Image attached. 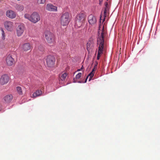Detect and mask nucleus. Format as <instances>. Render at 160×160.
Wrapping results in <instances>:
<instances>
[{
  "label": "nucleus",
  "mask_w": 160,
  "mask_h": 160,
  "mask_svg": "<svg viewBox=\"0 0 160 160\" xmlns=\"http://www.w3.org/2000/svg\"><path fill=\"white\" fill-rule=\"evenodd\" d=\"M99 39L98 40V44L99 45L98 52L102 53L104 43V37L105 34L104 26H103L101 30L98 31Z\"/></svg>",
  "instance_id": "nucleus-1"
},
{
  "label": "nucleus",
  "mask_w": 160,
  "mask_h": 160,
  "mask_svg": "<svg viewBox=\"0 0 160 160\" xmlns=\"http://www.w3.org/2000/svg\"><path fill=\"white\" fill-rule=\"evenodd\" d=\"M24 17L34 23L38 22L41 18L39 14L37 12H33L31 15L28 13L25 14Z\"/></svg>",
  "instance_id": "nucleus-2"
},
{
  "label": "nucleus",
  "mask_w": 160,
  "mask_h": 160,
  "mask_svg": "<svg viewBox=\"0 0 160 160\" xmlns=\"http://www.w3.org/2000/svg\"><path fill=\"white\" fill-rule=\"evenodd\" d=\"M86 15L83 12H81L77 15L75 20V25L78 27H80L84 23Z\"/></svg>",
  "instance_id": "nucleus-3"
},
{
  "label": "nucleus",
  "mask_w": 160,
  "mask_h": 160,
  "mask_svg": "<svg viewBox=\"0 0 160 160\" xmlns=\"http://www.w3.org/2000/svg\"><path fill=\"white\" fill-rule=\"evenodd\" d=\"M44 36L47 42L49 43H53L55 42V38L53 34L49 31L44 32Z\"/></svg>",
  "instance_id": "nucleus-4"
},
{
  "label": "nucleus",
  "mask_w": 160,
  "mask_h": 160,
  "mask_svg": "<svg viewBox=\"0 0 160 160\" xmlns=\"http://www.w3.org/2000/svg\"><path fill=\"white\" fill-rule=\"evenodd\" d=\"M70 21L69 14L65 12L62 14L61 17V23L63 26L67 25Z\"/></svg>",
  "instance_id": "nucleus-5"
},
{
  "label": "nucleus",
  "mask_w": 160,
  "mask_h": 160,
  "mask_svg": "<svg viewBox=\"0 0 160 160\" xmlns=\"http://www.w3.org/2000/svg\"><path fill=\"white\" fill-rule=\"evenodd\" d=\"M94 39L92 37L89 38L87 44V49L88 52L91 51L94 47Z\"/></svg>",
  "instance_id": "nucleus-6"
},
{
  "label": "nucleus",
  "mask_w": 160,
  "mask_h": 160,
  "mask_svg": "<svg viewBox=\"0 0 160 160\" xmlns=\"http://www.w3.org/2000/svg\"><path fill=\"white\" fill-rule=\"evenodd\" d=\"M25 30V26L23 24H20L16 28V32L18 37L21 36Z\"/></svg>",
  "instance_id": "nucleus-7"
},
{
  "label": "nucleus",
  "mask_w": 160,
  "mask_h": 160,
  "mask_svg": "<svg viewBox=\"0 0 160 160\" xmlns=\"http://www.w3.org/2000/svg\"><path fill=\"white\" fill-rule=\"evenodd\" d=\"M9 79V77L7 74L3 75L0 78V84L2 85L6 84L8 82Z\"/></svg>",
  "instance_id": "nucleus-8"
},
{
  "label": "nucleus",
  "mask_w": 160,
  "mask_h": 160,
  "mask_svg": "<svg viewBox=\"0 0 160 160\" xmlns=\"http://www.w3.org/2000/svg\"><path fill=\"white\" fill-rule=\"evenodd\" d=\"M46 61L48 66L52 67L54 65L55 60L53 57L49 56L47 57Z\"/></svg>",
  "instance_id": "nucleus-9"
},
{
  "label": "nucleus",
  "mask_w": 160,
  "mask_h": 160,
  "mask_svg": "<svg viewBox=\"0 0 160 160\" xmlns=\"http://www.w3.org/2000/svg\"><path fill=\"white\" fill-rule=\"evenodd\" d=\"M4 26L5 28L8 31H11L13 28V23L11 21H6L4 22Z\"/></svg>",
  "instance_id": "nucleus-10"
},
{
  "label": "nucleus",
  "mask_w": 160,
  "mask_h": 160,
  "mask_svg": "<svg viewBox=\"0 0 160 160\" xmlns=\"http://www.w3.org/2000/svg\"><path fill=\"white\" fill-rule=\"evenodd\" d=\"M7 65L8 66H12L15 63L14 59L10 55H8L6 57V60Z\"/></svg>",
  "instance_id": "nucleus-11"
},
{
  "label": "nucleus",
  "mask_w": 160,
  "mask_h": 160,
  "mask_svg": "<svg viewBox=\"0 0 160 160\" xmlns=\"http://www.w3.org/2000/svg\"><path fill=\"white\" fill-rule=\"evenodd\" d=\"M12 95L10 94L5 96L3 98V102L4 103H8L10 102L13 99Z\"/></svg>",
  "instance_id": "nucleus-12"
},
{
  "label": "nucleus",
  "mask_w": 160,
  "mask_h": 160,
  "mask_svg": "<svg viewBox=\"0 0 160 160\" xmlns=\"http://www.w3.org/2000/svg\"><path fill=\"white\" fill-rule=\"evenodd\" d=\"M98 64V62H96V64L94 65V67L92 69V72L88 74V75L87 76L85 81V82H87V79L89 77V81H90L93 77L94 75V72H93L95 71L97 69V65Z\"/></svg>",
  "instance_id": "nucleus-13"
},
{
  "label": "nucleus",
  "mask_w": 160,
  "mask_h": 160,
  "mask_svg": "<svg viewBox=\"0 0 160 160\" xmlns=\"http://www.w3.org/2000/svg\"><path fill=\"white\" fill-rule=\"evenodd\" d=\"M20 48L23 51L26 52L30 49L31 45L29 43H25L22 44Z\"/></svg>",
  "instance_id": "nucleus-14"
},
{
  "label": "nucleus",
  "mask_w": 160,
  "mask_h": 160,
  "mask_svg": "<svg viewBox=\"0 0 160 160\" xmlns=\"http://www.w3.org/2000/svg\"><path fill=\"white\" fill-rule=\"evenodd\" d=\"M57 7L51 4H47L46 7V10L50 11H57Z\"/></svg>",
  "instance_id": "nucleus-15"
},
{
  "label": "nucleus",
  "mask_w": 160,
  "mask_h": 160,
  "mask_svg": "<svg viewBox=\"0 0 160 160\" xmlns=\"http://www.w3.org/2000/svg\"><path fill=\"white\" fill-rule=\"evenodd\" d=\"M7 16L11 18H13L16 17V14L13 11L9 10L7 11L6 13Z\"/></svg>",
  "instance_id": "nucleus-16"
},
{
  "label": "nucleus",
  "mask_w": 160,
  "mask_h": 160,
  "mask_svg": "<svg viewBox=\"0 0 160 160\" xmlns=\"http://www.w3.org/2000/svg\"><path fill=\"white\" fill-rule=\"evenodd\" d=\"M88 20L89 23L91 25L95 24L96 22V17L92 15H90L88 16Z\"/></svg>",
  "instance_id": "nucleus-17"
},
{
  "label": "nucleus",
  "mask_w": 160,
  "mask_h": 160,
  "mask_svg": "<svg viewBox=\"0 0 160 160\" xmlns=\"http://www.w3.org/2000/svg\"><path fill=\"white\" fill-rule=\"evenodd\" d=\"M67 74L66 72H64L63 73H61L59 75V81L60 82L61 81H65L67 77Z\"/></svg>",
  "instance_id": "nucleus-18"
},
{
  "label": "nucleus",
  "mask_w": 160,
  "mask_h": 160,
  "mask_svg": "<svg viewBox=\"0 0 160 160\" xmlns=\"http://www.w3.org/2000/svg\"><path fill=\"white\" fill-rule=\"evenodd\" d=\"M42 91L40 90H36V91L32 94V96L31 97L35 98L37 97L40 96L42 95Z\"/></svg>",
  "instance_id": "nucleus-19"
},
{
  "label": "nucleus",
  "mask_w": 160,
  "mask_h": 160,
  "mask_svg": "<svg viewBox=\"0 0 160 160\" xmlns=\"http://www.w3.org/2000/svg\"><path fill=\"white\" fill-rule=\"evenodd\" d=\"M16 90L18 93L20 95H22L23 94L22 91V88L19 86L16 87Z\"/></svg>",
  "instance_id": "nucleus-20"
},
{
  "label": "nucleus",
  "mask_w": 160,
  "mask_h": 160,
  "mask_svg": "<svg viewBox=\"0 0 160 160\" xmlns=\"http://www.w3.org/2000/svg\"><path fill=\"white\" fill-rule=\"evenodd\" d=\"M16 7L17 9L19 11H22L24 9V7L22 5H17Z\"/></svg>",
  "instance_id": "nucleus-21"
},
{
  "label": "nucleus",
  "mask_w": 160,
  "mask_h": 160,
  "mask_svg": "<svg viewBox=\"0 0 160 160\" xmlns=\"http://www.w3.org/2000/svg\"><path fill=\"white\" fill-rule=\"evenodd\" d=\"M46 0H37L38 4H43L45 2Z\"/></svg>",
  "instance_id": "nucleus-22"
},
{
  "label": "nucleus",
  "mask_w": 160,
  "mask_h": 160,
  "mask_svg": "<svg viewBox=\"0 0 160 160\" xmlns=\"http://www.w3.org/2000/svg\"><path fill=\"white\" fill-rule=\"evenodd\" d=\"M38 49L41 51H43L44 50V48L42 45H40L38 47Z\"/></svg>",
  "instance_id": "nucleus-23"
},
{
  "label": "nucleus",
  "mask_w": 160,
  "mask_h": 160,
  "mask_svg": "<svg viewBox=\"0 0 160 160\" xmlns=\"http://www.w3.org/2000/svg\"><path fill=\"white\" fill-rule=\"evenodd\" d=\"M82 76L81 73L79 72L78 74L76 76V79H79Z\"/></svg>",
  "instance_id": "nucleus-24"
},
{
  "label": "nucleus",
  "mask_w": 160,
  "mask_h": 160,
  "mask_svg": "<svg viewBox=\"0 0 160 160\" xmlns=\"http://www.w3.org/2000/svg\"><path fill=\"white\" fill-rule=\"evenodd\" d=\"M2 38L3 39H4L5 38V33L4 32V31L3 29H2Z\"/></svg>",
  "instance_id": "nucleus-25"
},
{
  "label": "nucleus",
  "mask_w": 160,
  "mask_h": 160,
  "mask_svg": "<svg viewBox=\"0 0 160 160\" xmlns=\"http://www.w3.org/2000/svg\"><path fill=\"white\" fill-rule=\"evenodd\" d=\"M108 3L106 2L105 3V7H104V9L108 10Z\"/></svg>",
  "instance_id": "nucleus-26"
},
{
  "label": "nucleus",
  "mask_w": 160,
  "mask_h": 160,
  "mask_svg": "<svg viewBox=\"0 0 160 160\" xmlns=\"http://www.w3.org/2000/svg\"><path fill=\"white\" fill-rule=\"evenodd\" d=\"M108 10L104 9V19L103 20H105V17H106V13Z\"/></svg>",
  "instance_id": "nucleus-27"
},
{
  "label": "nucleus",
  "mask_w": 160,
  "mask_h": 160,
  "mask_svg": "<svg viewBox=\"0 0 160 160\" xmlns=\"http://www.w3.org/2000/svg\"><path fill=\"white\" fill-rule=\"evenodd\" d=\"M102 54V53H100V52H98L97 59L98 60H99V59L101 55Z\"/></svg>",
  "instance_id": "nucleus-28"
},
{
  "label": "nucleus",
  "mask_w": 160,
  "mask_h": 160,
  "mask_svg": "<svg viewBox=\"0 0 160 160\" xmlns=\"http://www.w3.org/2000/svg\"><path fill=\"white\" fill-rule=\"evenodd\" d=\"M2 105L1 103H0V111L2 110Z\"/></svg>",
  "instance_id": "nucleus-29"
},
{
  "label": "nucleus",
  "mask_w": 160,
  "mask_h": 160,
  "mask_svg": "<svg viewBox=\"0 0 160 160\" xmlns=\"http://www.w3.org/2000/svg\"><path fill=\"white\" fill-rule=\"evenodd\" d=\"M102 0H101V2H100V1L99 0V3L100 4H101V3H102Z\"/></svg>",
  "instance_id": "nucleus-30"
},
{
  "label": "nucleus",
  "mask_w": 160,
  "mask_h": 160,
  "mask_svg": "<svg viewBox=\"0 0 160 160\" xmlns=\"http://www.w3.org/2000/svg\"><path fill=\"white\" fill-rule=\"evenodd\" d=\"M73 80L74 81V82H76V81H75V78H74Z\"/></svg>",
  "instance_id": "nucleus-31"
},
{
  "label": "nucleus",
  "mask_w": 160,
  "mask_h": 160,
  "mask_svg": "<svg viewBox=\"0 0 160 160\" xmlns=\"http://www.w3.org/2000/svg\"><path fill=\"white\" fill-rule=\"evenodd\" d=\"M82 67L83 66H82V67L81 68V69H82Z\"/></svg>",
  "instance_id": "nucleus-32"
},
{
  "label": "nucleus",
  "mask_w": 160,
  "mask_h": 160,
  "mask_svg": "<svg viewBox=\"0 0 160 160\" xmlns=\"http://www.w3.org/2000/svg\"><path fill=\"white\" fill-rule=\"evenodd\" d=\"M80 69H79L78 70V71H80Z\"/></svg>",
  "instance_id": "nucleus-33"
},
{
  "label": "nucleus",
  "mask_w": 160,
  "mask_h": 160,
  "mask_svg": "<svg viewBox=\"0 0 160 160\" xmlns=\"http://www.w3.org/2000/svg\"><path fill=\"white\" fill-rule=\"evenodd\" d=\"M100 2H101V0H100Z\"/></svg>",
  "instance_id": "nucleus-34"
},
{
  "label": "nucleus",
  "mask_w": 160,
  "mask_h": 160,
  "mask_svg": "<svg viewBox=\"0 0 160 160\" xmlns=\"http://www.w3.org/2000/svg\"><path fill=\"white\" fill-rule=\"evenodd\" d=\"M107 0L108 1V0Z\"/></svg>",
  "instance_id": "nucleus-35"
}]
</instances>
